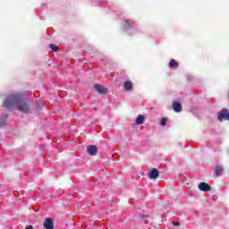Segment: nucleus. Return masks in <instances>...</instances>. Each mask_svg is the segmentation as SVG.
Returning a JSON list of instances; mask_svg holds the SVG:
<instances>
[{
    "label": "nucleus",
    "instance_id": "1",
    "mask_svg": "<svg viewBox=\"0 0 229 229\" xmlns=\"http://www.w3.org/2000/svg\"><path fill=\"white\" fill-rule=\"evenodd\" d=\"M23 95L21 93H13L7 96L3 103L4 108H6V110H15V108L19 107Z\"/></svg>",
    "mask_w": 229,
    "mask_h": 229
},
{
    "label": "nucleus",
    "instance_id": "2",
    "mask_svg": "<svg viewBox=\"0 0 229 229\" xmlns=\"http://www.w3.org/2000/svg\"><path fill=\"white\" fill-rule=\"evenodd\" d=\"M30 101L26 102L24 100L20 99V103L18 106L20 107V112H22L23 114H30Z\"/></svg>",
    "mask_w": 229,
    "mask_h": 229
},
{
    "label": "nucleus",
    "instance_id": "3",
    "mask_svg": "<svg viewBox=\"0 0 229 229\" xmlns=\"http://www.w3.org/2000/svg\"><path fill=\"white\" fill-rule=\"evenodd\" d=\"M43 226L46 229H55V222L53 221V218L47 217L43 223Z\"/></svg>",
    "mask_w": 229,
    "mask_h": 229
},
{
    "label": "nucleus",
    "instance_id": "4",
    "mask_svg": "<svg viewBox=\"0 0 229 229\" xmlns=\"http://www.w3.org/2000/svg\"><path fill=\"white\" fill-rule=\"evenodd\" d=\"M87 153L90 155V157H96V155H98V147L96 145L88 146Z\"/></svg>",
    "mask_w": 229,
    "mask_h": 229
},
{
    "label": "nucleus",
    "instance_id": "5",
    "mask_svg": "<svg viewBox=\"0 0 229 229\" xmlns=\"http://www.w3.org/2000/svg\"><path fill=\"white\" fill-rule=\"evenodd\" d=\"M94 89L98 92V94L105 95L108 93V89L101 84H95Z\"/></svg>",
    "mask_w": 229,
    "mask_h": 229
},
{
    "label": "nucleus",
    "instance_id": "6",
    "mask_svg": "<svg viewBox=\"0 0 229 229\" xmlns=\"http://www.w3.org/2000/svg\"><path fill=\"white\" fill-rule=\"evenodd\" d=\"M199 191H202V192H208L212 190V187L207 182H200L199 183Z\"/></svg>",
    "mask_w": 229,
    "mask_h": 229
},
{
    "label": "nucleus",
    "instance_id": "7",
    "mask_svg": "<svg viewBox=\"0 0 229 229\" xmlns=\"http://www.w3.org/2000/svg\"><path fill=\"white\" fill-rule=\"evenodd\" d=\"M148 176L150 180H157L160 176V172H158V169L153 168L151 172L148 174Z\"/></svg>",
    "mask_w": 229,
    "mask_h": 229
},
{
    "label": "nucleus",
    "instance_id": "8",
    "mask_svg": "<svg viewBox=\"0 0 229 229\" xmlns=\"http://www.w3.org/2000/svg\"><path fill=\"white\" fill-rule=\"evenodd\" d=\"M172 108L173 110H174V112H182V104H180L179 102H173L172 104Z\"/></svg>",
    "mask_w": 229,
    "mask_h": 229
},
{
    "label": "nucleus",
    "instance_id": "9",
    "mask_svg": "<svg viewBox=\"0 0 229 229\" xmlns=\"http://www.w3.org/2000/svg\"><path fill=\"white\" fill-rule=\"evenodd\" d=\"M123 89H125V90H131L133 89V83H131V81H125L123 83Z\"/></svg>",
    "mask_w": 229,
    "mask_h": 229
},
{
    "label": "nucleus",
    "instance_id": "10",
    "mask_svg": "<svg viewBox=\"0 0 229 229\" xmlns=\"http://www.w3.org/2000/svg\"><path fill=\"white\" fill-rule=\"evenodd\" d=\"M222 173H223V165H216V167L215 169V174L217 176H221Z\"/></svg>",
    "mask_w": 229,
    "mask_h": 229
},
{
    "label": "nucleus",
    "instance_id": "11",
    "mask_svg": "<svg viewBox=\"0 0 229 229\" xmlns=\"http://www.w3.org/2000/svg\"><path fill=\"white\" fill-rule=\"evenodd\" d=\"M144 121H145L144 115L139 114L136 119V124H144Z\"/></svg>",
    "mask_w": 229,
    "mask_h": 229
},
{
    "label": "nucleus",
    "instance_id": "12",
    "mask_svg": "<svg viewBox=\"0 0 229 229\" xmlns=\"http://www.w3.org/2000/svg\"><path fill=\"white\" fill-rule=\"evenodd\" d=\"M180 65L174 59L170 60L169 67L176 68Z\"/></svg>",
    "mask_w": 229,
    "mask_h": 229
},
{
    "label": "nucleus",
    "instance_id": "13",
    "mask_svg": "<svg viewBox=\"0 0 229 229\" xmlns=\"http://www.w3.org/2000/svg\"><path fill=\"white\" fill-rule=\"evenodd\" d=\"M50 49H52V51H55V53L58 52V47L55 44H50L49 45Z\"/></svg>",
    "mask_w": 229,
    "mask_h": 229
},
{
    "label": "nucleus",
    "instance_id": "14",
    "mask_svg": "<svg viewBox=\"0 0 229 229\" xmlns=\"http://www.w3.org/2000/svg\"><path fill=\"white\" fill-rule=\"evenodd\" d=\"M165 124H167V118H163L161 120V126H165Z\"/></svg>",
    "mask_w": 229,
    "mask_h": 229
},
{
    "label": "nucleus",
    "instance_id": "15",
    "mask_svg": "<svg viewBox=\"0 0 229 229\" xmlns=\"http://www.w3.org/2000/svg\"><path fill=\"white\" fill-rule=\"evenodd\" d=\"M6 126V123L4 121H0V128H4Z\"/></svg>",
    "mask_w": 229,
    "mask_h": 229
},
{
    "label": "nucleus",
    "instance_id": "16",
    "mask_svg": "<svg viewBox=\"0 0 229 229\" xmlns=\"http://www.w3.org/2000/svg\"><path fill=\"white\" fill-rule=\"evenodd\" d=\"M125 26H128V28H131V23L129 21H125Z\"/></svg>",
    "mask_w": 229,
    "mask_h": 229
},
{
    "label": "nucleus",
    "instance_id": "17",
    "mask_svg": "<svg viewBox=\"0 0 229 229\" xmlns=\"http://www.w3.org/2000/svg\"><path fill=\"white\" fill-rule=\"evenodd\" d=\"M172 225H174V226H180V223L179 222H172Z\"/></svg>",
    "mask_w": 229,
    "mask_h": 229
},
{
    "label": "nucleus",
    "instance_id": "18",
    "mask_svg": "<svg viewBox=\"0 0 229 229\" xmlns=\"http://www.w3.org/2000/svg\"><path fill=\"white\" fill-rule=\"evenodd\" d=\"M141 219H146V215H140Z\"/></svg>",
    "mask_w": 229,
    "mask_h": 229
},
{
    "label": "nucleus",
    "instance_id": "19",
    "mask_svg": "<svg viewBox=\"0 0 229 229\" xmlns=\"http://www.w3.org/2000/svg\"><path fill=\"white\" fill-rule=\"evenodd\" d=\"M26 229H33V225H29Z\"/></svg>",
    "mask_w": 229,
    "mask_h": 229
}]
</instances>
